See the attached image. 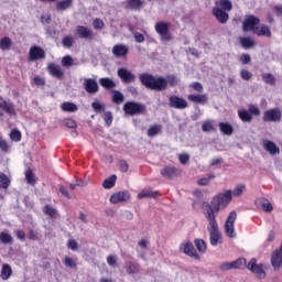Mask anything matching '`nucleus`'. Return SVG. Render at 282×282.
I'll return each mask as SVG.
<instances>
[{"label":"nucleus","instance_id":"f257e3e1","mask_svg":"<svg viewBox=\"0 0 282 282\" xmlns=\"http://www.w3.org/2000/svg\"><path fill=\"white\" fill-rule=\"evenodd\" d=\"M232 202V191L227 189L213 197L212 203H205L203 206V213L205 217H213L217 219L219 210H224L228 204Z\"/></svg>","mask_w":282,"mask_h":282},{"label":"nucleus","instance_id":"f03ea898","mask_svg":"<svg viewBox=\"0 0 282 282\" xmlns=\"http://www.w3.org/2000/svg\"><path fill=\"white\" fill-rule=\"evenodd\" d=\"M139 80L141 85L153 91H163V89H166V78L164 77L155 78L151 74L143 73L139 76Z\"/></svg>","mask_w":282,"mask_h":282},{"label":"nucleus","instance_id":"7ed1b4c3","mask_svg":"<svg viewBox=\"0 0 282 282\" xmlns=\"http://www.w3.org/2000/svg\"><path fill=\"white\" fill-rule=\"evenodd\" d=\"M208 221V232H209V243L210 246L215 247L220 243L221 241V232H219V225L217 224V218L213 216L205 217Z\"/></svg>","mask_w":282,"mask_h":282},{"label":"nucleus","instance_id":"20e7f679","mask_svg":"<svg viewBox=\"0 0 282 282\" xmlns=\"http://www.w3.org/2000/svg\"><path fill=\"white\" fill-rule=\"evenodd\" d=\"M80 83H83V87L86 91V94H89V96H95V94H98L100 91V86L98 85V77L94 76L93 78H80Z\"/></svg>","mask_w":282,"mask_h":282},{"label":"nucleus","instance_id":"39448f33","mask_svg":"<svg viewBox=\"0 0 282 282\" xmlns=\"http://www.w3.org/2000/svg\"><path fill=\"white\" fill-rule=\"evenodd\" d=\"M171 24L167 22H158L154 26L155 32L160 35L163 43H169L173 39L171 32H169Z\"/></svg>","mask_w":282,"mask_h":282},{"label":"nucleus","instance_id":"423d86ee","mask_svg":"<svg viewBox=\"0 0 282 282\" xmlns=\"http://www.w3.org/2000/svg\"><path fill=\"white\" fill-rule=\"evenodd\" d=\"M247 269L259 279H264L267 276L265 265L263 263L258 264L256 258H252L249 263H247Z\"/></svg>","mask_w":282,"mask_h":282},{"label":"nucleus","instance_id":"0eeeda50","mask_svg":"<svg viewBox=\"0 0 282 282\" xmlns=\"http://www.w3.org/2000/svg\"><path fill=\"white\" fill-rule=\"evenodd\" d=\"M235 221H237V212H230L225 223V232L229 239L237 237V232H235Z\"/></svg>","mask_w":282,"mask_h":282},{"label":"nucleus","instance_id":"6e6552de","mask_svg":"<svg viewBox=\"0 0 282 282\" xmlns=\"http://www.w3.org/2000/svg\"><path fill=\"white\" fill-rule=\"evenodd\" d=\"M147 107L140 102L128 101L123 105V111L127 116H138V113H142Z\"/></svg>","mask_w":282,"mask_h":282},{"label":"nucleus","instance_id":"1a4fd4ad","mask_svg":"<svg viewBox=\"0 0 282 282\" xmlns=\"http://www.w3.org/2000/svg\"><path fill=\"white\" fill-rule=\"evenodd\" d=\"M260 20L254 15H246L245 21L242 23L243 32H256L259 26Z\"/></svg>","mask_w":282,"mask_h":282},{"label":"nucleus","instance_id":"9d476101","mask_svg":"<svg viewBox=\"0 0 282 282\" xmlns=\"http://www.w3.org/2000/svg\"><path fill=\"white\" fill-rule=\"evenodd\" d=\"M117 75L124 83V85H129L131 83H135V74H133L129 68L121 67L117 70Z\"/></svg>","mask_w":282,"mask_h":282},{"label":"nucleus","instance_id":"9b49d317","mask_svg":"<svg viewBox=\"0 0 282 282\" xmlns=\"http://www.w3.org/2000/svg\"><path fill=\"white\" fill-rule=\"evenodd\" d=\"M181 252L184 254H187V257H192V259H196L199 261V253H197V250H195V246H193V242L191 241H184L180 246Z\"/></svg>","mask_w":282,"mask_h":282},{"label":"nucleus","instance_id":"f8f14e48","mask_svg":"<svg viewBox=\"0 0 282 282\" xmlns=\"http://www.w3.org/2000/svg\"><path fill=\"white\" fill-rule=\"evenodd\" d=\"M169 107L172 109H187L188 101L177 95H173L169 98Z\"/></svg>","mask_w":282,"mask_h":282},{"label":"nucleus","instance_id":"ddd939ff","mask_svg":"<svg viewBox=\"0 0 282 282\" xmlns=\"http://www.w3.org/2000/svg\"><path fill=\"white\" fill-rule=\"evenodd\" d=\"M281 111L276 108L267 110L263 116L264 122H280L281 120Z\"/></svg>","mask_w":282,"mask_h":282},{"label":"nucleus","instance_id":"4468645a","mask_svg":"<svg viewBox=\"0 0 282 282\" xmlns=\"http://www.w3.org/2000/svg\"><path fill=\"white\" fill-rule=\"evenodd\" d=\"M262 148L264 149V151H267V153L271 155H279V153H281V149L276 147V143L268 139L262 140Z\"/></svg>","mask_w":282,"mask_h":282},{"label":"nucleus","instance_id":"2eb2a0df","mask_svg":"<svg viewBox=\"0 0 282 282\" xmlns=\"http://www.w3.org/2000/svg\"><path fill=\"white\" fill-rule=\"evenodd\" d=\"M131 194L127 191L115 193L110 196V204H120V202H129Z\"/></svg>","mask_w":282,"mask_h":282},{"label":"nucleus","instance_id":"dca6fc26","mask_svg":"<svg viewBox=\"0 0 282 282\" xmlns=\"http://www.w3.org/2000/svg\"><path fill=\"white\" fill-rule=\"evenodd\" d=\"M213 14L216 18V20L223 24L228 23V20L230 19V15H228V11H224V9L219 7L213 8Z\"/></svg>","mask_w":282,"mask_h":282},{"label":"nucleus","instance_id":"f3484780","mask_svg":"<svg viewBox=\"0 0 282 282\" xmlns=\"http://www.w3.org/2000/svg\"><path fill=\"white\" fill-rule=\"evenodd\" d=\"M45 58V51L40 46H32L29 51V61H41Z\"/></svg>","mask_w":282,"mask_h":282},{"label":"nucleus","instance_id":"a211bd4d","mask_svg":"<svg viewBox=\"0 0 282 282\" xmlns=\"http://www.w3.org/2000/svg\"><path fill=\"white\" fill-rule=\"evenodd\" d=\"M75 34L79 36V39H85L86 41H89L94 36V32L89 28L83 25L76 26Z\"/></svg>","mask_w":282,"mask_h":282},{"label":"nucleus","instance_id":"6ab92c4d","mask_svg":"<svg viewBox=\"0 0 282 282\" xmlns=\"http://www.w3.org/2000/svg\"><path fill=\"white\" fill-rule=\"evenodd\" d=\"M271 264L274 270H279L282 264V243L279 249H275L271 256Z\"/></svg>","mask_w":282,"mask_h":282},{"label":"nucleus","instance_id":"aec40b11","mask_svg":"<svg viewBox=\"0 0 282 282\" xmlns=\"http://www.w3.org/2000/svg\"><path fill=\"white\" fill-rule=\"evenodd\" d=\"M162 177H167L171 180L172 177H177L180 175V170L173 165H167L163 170H161Z\"/></svg>","mask_w":282,"mask_h":282},{"label":"nucleus","instance_id":"412c9836","mask_svg":"<svg viewBox=\"0 0 282 282\" xmlns=\"http://www.w3.org/2000/svg\"><path fill=\"white\" fill-rule=\"evenodd\" d=\"M112 54L117 58H122L129 54V47H127L124 44H117L112 47Z\"/></svg>","mask_w":282,"mask_h":282},{"label":"nucleus","instance_id":"4be33fe9","mask_svg":"<svg viewBox=\"0 0 282 282\" xmlns=\"http://www.w3.org/2000/svg\"><path fill=\"white\" fill-rule=\"evenodd\" d=\"M187 99L189 100V102H195L196 105H206V102H208V95L191 94L187 96Z\"/></svg>","mask_w":282,"mask_h":282},{"label":"nucleus","instance_id":"5701e85b","mask_svg":"<svg viewBox=\"0 0 282 282\" xmlns=\"http://www.w3.org/2000/svg\"><path fill=\"white\" fill-rule=\"evenodd\" d=\"M48 73L51 74V76H53V78H63L64 73H63V68H61V66L56 65V64H50L47 66Z\"/></svg>","mask_w":282,"mask_h":282},{"label":"nucleus","instance_id":"b1692460","mask_svg":"<svg viewBox=\"0 0 282 282\" xmlns=\"http://www.w3.org/2000/svg\"><path fill=\"white\" fill-rule=\"evenodd\" d=\"M253 34H257V36H267V39H270L272 36L270 28L265 24H258V28H256Z\"/></svg>","mask_w":282,"mask_h":282},{"label":"nucleus","instance_id":"393cba45","mask_svg":"<svg viewBox=\"0 0 282 282\" xmlns=\"http://www.w3.org/2000/svg\"><path fill=\"white\" fill-rule=\"evenodd\" d=\"M256 204L258 206V208H261L262 210H264V213H272V204L270 203V200L265 199V198H258L256 200Z\"/></svg>","mask_w":282,"mask_h":282},{"label":"nucleus","instance_id":"a878e982","mask_svg":"<svg viewBox=\"0 0 282 282\" xmlns=\"http://www.w3.org/2000/svg\"><path fill=\"white\" fill-rule=\"evenodd\" d=\"M124 270L127 274H138L140 272V264L132 261H127L124 263Z\"/></svg>","mask_w":282,"mask_h":282},{"label":"nucleus","instance_id":"bb28decb","mask_svg":"<svg viewBox=\"0 0 282 282\" xmlns=\"http://www.w3.org/2000/svg\"><path fill=\"white\" fill-rule=\"evenodd\" d=\"M0 109L8 112L9 116H14L15 113L14 105H12V102L6 101L3 98H0Z\"/></svg>","mask_w":282,"mask_h":282},{"label":"nucleus","instance_id":"cd10ccee","mask_svg":"<svg viewBox=\"0 0 282 282\" xmlns=\"http://www.w3.org/2000/svg\"><path fill=\"white\" fill-rule=\"evenodd\" d=\"M61 109L66 113H76V111H78V106L74 102L65 101L61 105Z\"/></svg>","mask_w":282,"mask_h":282},{"label":"nucleus","instance_id":"c85d7f7f","mask_svg":"<svg viewBox=\"0 0 282 282\" xmlns=\"http://www.w3.org/2000/svg\"><path fill=\"white\" fill-rule=\"evenodd\" d=\"M216 8H220V10H224L225 12H230V10H232V1H230V0H217L216 1Z\"/></svg>","mask_w":282,"mask_h":282},{"label":"nucleus","instance_id":"c756f323","mask_svg":"<svg viewBox=\"0 0 282 282\" xmlns=\"http://www.w3.org/2000/svg\"><path fill=\"white\" fill-rule=\"evenodd\" d=\"M247 265L248 261L246 260V258H239L231 262L232 270H243L245 268H247Z\"/></svg>","mask_w":282,"mask_h":282},{"label":"nucleus","instance_id":"7c9ffc66","mask_svg":"<svg viewBox=\"0 0 282 282\" xmlns=\"http://www.w3.org/2000/svg\"><path fill=\"white\" fill-rule=\"evenodd\" d=\"M99 85L104 87V89H113L116 87V82L109 77H102L99 79Z\"/></svg>","mask_w":282,"mask_h":282},{"label":"nucleus","instance_id":"2f4dec72","mask_svg":"<svg viewBox=\"0 0 282 282\" xmlns=\"http://www.w3.org/2000/svg\"><path fill=\"white\" fill-rule=\"evenodd\" d=\"M240 45L243 50H251V47H254L256 42L252 37H240Z\"/></svg>","mask_w":282,"mask_h":282},{"label":"nucleus","instance_id":"473e14b6","mask_svg":"<svg viewBox=\"0 0 282 282\" xmlns=\"http://www.w3.org/2000/svg\"><path fill=\"white\" fill-rule=\"evenodd\" d=\"M238 117L242 122H252V115L249 110L240 109L238 110Z\"/></svg>","mask_w":282,"mask_h":282},{"label":"nucleus","instance_id":"72a5a7b5","mask_svg":"<svg viewBox=\"0 0 282 282\" xmlns=\"http://www.w3.org/2000/svg\"><path fill=\"white\" fill-rule=\"evenodd\" d=\"M10 276H12V268L10 267V264H3L0 278L2 279V281H8Z\"/></svg>","mask_w":282,"mask_h":282},{"label":"nucleus","instance_id":"f704fd0d","mask_svg":"<svg viewBox=\"0 0 282 282\" xmlns=\"http://www.w3.org/2000/svg\"><path fill=\"white\" fill-rule=\"evenodd\" d=\"M246 193V184L240 183L231 191V197H241Z\"/></svg>","mask_w":282,"mask_h":282},{"label":"nucleus","instance_id":"c9c22d12","mask_svg":"<svg viewBox=\"0 0 282 282\" xmlns=\"http://www.w3.org/2000/svg\"><path fill=\"white\" fill-rule=\"evenodd\" d=\"M219 129L224 135H232V126L228 122H220L219 123Z\"/></svg>","mask_w":282,"mask_h":282},{"label":"nucleus","instance_id":"e433bc0d","mask_svg":"<svg viewBox=\"0 0 282 282\" xmlns=\"http://www.w3.org/2000/svg\"><path fill=\"white\" fill-rule=\"evenodd\" d=\"M112 102L115 105H122L124 102V95L120 90H112Z\"/></svg>","mask_w":282,"mask_h":282},{"label":"nucleus","instance_id":"4c0bfd02","mask_svg":"<svg viewBox=\"0 0 282 282\" xmlns=\"http://www.w3.org/2000/svg\"><path fill=\"white\" fill-rule=\"evenodd\" d=\"M43 213L48 217H53V218L58 217V210H56V208H54L52 205H45L43 208Z\"/></svg>","mask_w":282,"mask_h":282},{"label":"nucleus","instance_id":"58836bf2","mask_svg":"<svg viewBox=\"0 0 282 282\" xmlns=\"http://www.w3.org/2000/svg\"><path fill=\"white\" fill-rule=\"evenodd\" d=\"M144 197H158V192L153 189H143L141 193L138 194V199H144Z\"/></svg>","mask_w":282,"mask_h":282},{"label":"nucleus","instance_id":"ea45409f","mask_svg":"<svg viewBox=\"0 0 282 282\" xmlns=\"http://www.w3.org/2000/svg\"><path fill=\"white\" fill-rule=\"evenodd\" d=\"M162 132V126L160 124H154V126H151L149 129H148V137L149 138H155V135H158L159 133Z\"/></svg>","mask_w":282,"mask_h":282},{"label":"nucleus","instance_id":"a19ab883","mask_svg":"<svg viewBox=\"0 0 282 282\" xmlns=\"http://www.w3.org/2000/svg\"><path fill=\"white\" fill-rule=\"evenodd\" d=\"M68 8H72V0H62L56 3V10L59 12L68 10Z\"/></svg>","mask_w":282,"mask_h":282},{"label":"nucleus","instance_id":"79ce46f5","mask_svg":"<svg viewBox=\"0 0 282 282\" xmlns=\"http://www.w3.org/2000/svg\"><path fill=\"white\" fill-rule=\"evenodd\" d=\"M74 43H76V41L74 40V36H72V35H66L62 40V45H63V47H66V50L72 48Z\"/></svg>","mask_w":282,"mask_h":282},{"label":"nucleus","instance_id":"37998d69","mask_svg":"<svg viewBox=\"0 0 282 282\" xmlns=\"http://www.w3.org/2000/svg\"><path fill=\"white\" fill-rule=\"evenodd\" d=\"M116 180H118V177L115 174L106 178L102 183L104 188H113V186H116Z\"/></svg>","mask_w":282,"mask_h":282},{"label":"nucleus","instance_id":"c03bdc74","mask_svg":"<svg viewBox=\"0 0 282 282\" xmlns=\"http://www.w3.org/2000/svg\"><path fill=\"white\" fill-rule=\"evenodd\" d=\"M215 180V174L214 173H209L207 174L206 177H203L200 180L197 181L198 186H208V184H210V181Z\"/></svg>","mask_w":282,"mask_h":282},{"label":"nucleus","instance_id":"a18cd8bd","mask_svg":"<svg viewBox=\"0 0 282 282\" xmlns=\"http://www.w3.org/2000/svg\"><path fill=\"white\" fill-rule=\"evenodd\" d=\"M10 187V178L8 175L0 172V188H9Z\"/></svg>","mask_w":282,"mask_h":282},{"label":"nucleus","instance_id":"49530a36","mask_svg":"<svg viewBox=\"0 0 282 282\" xmlns=\"http://www.w3.org/2000/svg\"><path fill=\"white\" fill-rule=\"evenodd\" d=\"M127 3L130 10H140L142 7V0H127Z\"/></svg>","mask_w":282,"mask_h":282},{"label":"nucleus","instance_id":"de8ad7c7","mask_svg":"<svg viewBox=\"0 0 282 282\" xmlns=\"http://www.w3.org/2000/svg\"><path fill=\"white\" fill-rule=\"evenodd\" d=\"M202 131L204 133H210V131H215V127L213 126V121L207 120L202 123Z\"/></svg>","mask_w":282,"mask_h":282},{"label":"nucleus","instance_id":"09e8293b","mask_svg":"<svg viewBox=\"0 0 282 282\" xmlns=\"http://www.w3.org/2000/svg\"><path fill=\"white\" fill-rule=\"evenodd\" d=\"M25 180H26L28 184H30L31 186H34V184H36V178L34 176V172H32V170L25 171Z\"/></svg>","mask_w":282,"mask_h":282},{"label":"nucleus","instance_id":"8fccbe9b","mask_svg":"<svg viewBox=\"0 0 282 282\" xmlns=\"http://www.w3.org/2000/svg\"><path fill=\"white\" fill-rule=\"evenodd\" d=\"M194 243L198 252H206V241L204 239H195Z\"/></svg>","mask_w":282,"mask_h":282},{"label":"nucleus","instance_id":"3c124183","mask_svg":"<svg viewBox=\"0 0 282 282\" xmlns=\"http://www.w3.org/2000/svg\"><path fill=\"white\" fill-rule=\"evenodd\" d=\"M0 241L2 243H12V236L8 232V230L0 232Z\"/></svg>","mask_w":282,"mask_h":282},{"label":"nucleus","instance_id":"603ef678","mask_svg":"<svg viewBox=\"0 0 282 282\" xmlns=\"http://www.w3.org/2000/svg\"><path fill=\"white\" fill-rule=\"evenodd\" d=\"M91 108L96 113H105V104H101L100 101H94Z\"/></svg>","mask_w":282,"mask_h":282},{"label":"nucleus","instance_id":"864d4df0","mask_svg":"<svg viewBox=\"0 0 282 282\" xmlns=\"http://www.w3.org/2000/svg\"><path fill=\"white\" fill-rule=\"evenodd\" d=\"M106 127H111V123L113 122V113L111 111L104 112L102 116Z\"/></svg>","mask_w":282,"mask_h":282},{"label":"nucleus","instance_id":"5fc2aeb1","mask_svg":"<svg viewBox=\"0 0 282 282\" xmlns=\"http://www.w3.org/2000/svg\"><path fill=\"white\" fill-rule=\"evenodd\" d=\"M0 47L4 51L10 50L12 47V40H10V37H3L0 41Z\"/></svg>","mask_w":282,"mask_h":282},{"label":"nucleus","instance_id":"6e6d98bb","mask_svg":"<svg viewBox=\"0 0 282 282\" xmlns=\"http://www.w3.org/2000/svg\"><path fill=\"white\" fill-rule=\"evenodd\" d=\"M64 264L66 268H70L72 270H76V268H77L76 260H74L70 257H66L64 259Z\"/></svg>","mask_w":282,"mask_h":282},{"label":"nucleus","instance_id":"4d7b16f0","mask_svg":"<svg viewBox=\"0 0 282 282\" xmlns=\"http://www.w3.org/2000/svg\"><path fill=\"white\" fill-rule=\"evenodd\" d=\"M165 80H166V86L170 85V87H175V85L180 83V78H177V76L175 75H169Z\"/></svg>","mask_w":282,"mask_h":282},{"label":"nucleus","instance_id":"13d9d810","mask_svg":"<svg viewBox=\"0 0 282 282\" xmlns=\"http://www.w3.org/2000/svg\"><path fill=\"white\" fill-rule=\"evenodd\" d=\"M248 111H249V113H251V117L252 116H261V109H259V106L250 104L248 106Z\"/></svg>","mask_w":282,"mask_h":282},{"label":"nucleus","instance_id":"bf43d9fd","mask_svg":"<svg viewBox=\"0 0 282 282\" xmlns=\"http://www.w3.org/2000/svg\"><path fill=\"white\" fill-rule=\"evenodd\" d=\"M0 151L2 153H8L10 151V144H8V141L3 139V137L0 135Z\"/></svg>","mask_w":282,"mask_h":282},{"label":"nucleus","instance_id":"052dcab7","mask_svg":"<svg viewBox=\"0 0 282 282\" xmlns=\"http://www.w3.org/2000/svg\"><path fill=\"white\" fill-rule=\"evenodd\" d=\"M262 78L267 85H274V83H276V79H274V75L272 74H263Z\"/></svg>","mask_w":282,"mask_h":282},{"label":"nucleus","instance_id":"680f3d73","mask_svg":"<svg viewBox=\"0 0 282 282\" xmlns=\"http://www.w3.org/2000/svg\"><path fill=\"white\" fill-rule=\"evenodd\" d=\"M62 65L63 67H72V65H74V59L72 56L66 55L62 58Z\"/></svg>","mask_w":282,"mask_h":282},{"label":"nucleus","instance_id":"e2e57ef3","mask_svg":"<svg viewBox=\"0 0 282 282\" xmlns=\"http://www.w3.org/2000/svg\"><path fill=\"white\" fill-rule=\"evenodd\" d=\"M10 138L13 140V142H21V132L19 130H12Z\"/></svg>","mask_w":282,"mask_h":282},{"label":"nucleus","instance_id":"0e129e2a","mask_svg":"<svg viewBox=\"0 0 282 282\" xmlns=\"http://www.w3.org/2000/svg\"><path fill=\"white\" fill-rule=\"evenodd\" d=\"M189 87H192V89H194V91H197L198 94H202V91H204V86L202 85V83L198 82L192 83Z\"/></svg>","mask_w":282,"mask_h":282},{"label":"nucleus","instance_id":"69168bd1","mask_svg":"<svg viewBox=\"0 0 282 282\" xmlns=\"http://www.w3.org/2000/svg\"><path fill=\"white\" fill-rule=\"evenodd\" d=\"M220 272H228V270H232V262H223L219 264Z\"/></svg>","mask_w":282,"mask_h":282},{"label":"nucleus","instance_id":"338daca9","mask_svg":"<svg viewBox=\"0 0 282 282\" xmlns=\"http://www.w3.org/2000/svg\"><path fill=\"white\" fill-rule=\"evenodd\" d=\"M135 43H144V35L138 31L132 32Z\"/></svg>","mask_w":282,"mask_h":282},{"label":"nucleus","instance_id":"774afa93","mask_svg":"<svg viewBox=\"0 0 282 282\" xmlns=\"http://www.w3.org/2000/svg\"><path fill=\"white\" fill-rule=\"evenodd\" d=\"M240 77L242 80H250V78H252V73H250L248 69H242L240 72Z\"/></svg>","mask_w":282,"mask_h":282}]
</instances>
